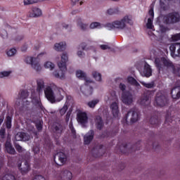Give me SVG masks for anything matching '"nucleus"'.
<instances>
[{
  "label": "nucleus",
  "mask_w": 180,
  "mask_h": 180,
  "mask_svg": "<svg viewBox=\"0 0 180 180\" xmlns=\"http://www.w3.org/2000/svg\"><path fill=\"white\" fill-rule=\"evenodd\" d=\"M99 103V100H92L91 101H89L87 105L89 108H94L96 105Z\"/></svg>",
  "instance_id": "43"
},
{
  "label": "nucleus",
  "mask_w": 180,
  "mask_h": 180,
  "mask_svg": "<svg viewBox=\"0 0 180 180\" xmlns=\"http://www.w3.org/2000/svg\"><path fill=\"white\" fill-rule=\"evenodd\" d=\"M163 66L167 68H172V70L174 69V68L176 67V65H174L173 64V63L169 60V59H167L166 58L164 57V59H163Z\"/></svg>",
  "instance_id": "30"
},
{
  "label": "nucleus",
  "mask_w": 180,
  "mask_h": 180,
  "mask_svg": "<svg viewBox=\"0 0 180 180\" xmlns=\"http://www.w3.org/2000/svg\"><path fill=\"white\" fill-rule=\"evenodd\" d=\"M120 150L123 154H127L128 152V144L124 143L122 145L121 147H120Z\"/></svg>",
  "instance_id": "44"
},
{
  "label": "nucleus",
  "mask_w": 180,
  "mask_h": 180,
  "mask_svg": "<svg viewBox=\"0 0 180 180\" xmlns=\"http://www.w3.org/2000/svg\"><path fill=\"white\" fill-rule=\"evenodd\" d=\"M76 77L80 79H83L85 81L86 79V74L82 70H77L76 72Z\"/></svg>",
  "instance_id": "36"
},
{
  "label": "nucleus",
  "mask_w": 180,
  "mask_h": 180,
  "mask_svg": "<svg viewBox=\"0 0 180 180\" xmlns=\"http://www.w3.org/2000/svg\"><path fill=\"white\" fill-rule=\"evenodd\" d=\"M130 117V122L131 123H135L139 119V114L138 112H135L134 110H130L127 113V115H125V120L127 121V119Z\"/></svg>",
  "instance_id": "13"
},
{
  "label": "nucleus",
  "mask_w": 180,
  "mask_h": 180,
  "mask_svg": "<svg viewBox=\"0 0 180 180\" xmlns=\"http://www.w3.org/2000/svg\"><path fill=\"white\" fill-rule=\"evenodd\" d=\"M141 141H138L134 146L131 148V151L140 150H141Z\"/></svg>",
  "instance_id": "45"
},
{
  "label": "nucleus",
  "mask_w": 180,
  "mask_h": 180,
  "mask_svg": "<svg viewBox=\"0 0 180 180\" xmlns=\"http://www.w3.org/2000/svg\"><path fill=\"white\" fill-rule=\"evenodd\" d=\"M36 128L38 130V131H41L43 129V124L41 122L39 123L36 124Z\"/></svg>",
  "instance_id": "60"
},
{
  "label": "nucleus",
  "mask_w": 180,
  "mask_h": 180,
  "mask_svg": "<svg viewBox=\"0 0 180 180\" xmlns=\"http://www.w3.org/2000/svg\"><path fill=\"white\" fill-rule=\"evenodd\" d=\"M94 122L96 124V128L97 130H103L105 123L102 117L100 115H96V118H94Z\"/></svg>",
  "instance_id": "18"
},
{
  "label": "nucleus",
  "mask_w": 180,
  "mask_h": 180,
  "mask_svg": "<svg viewBox=\"0 0 180 180\" xmlns=\"http://www.w3.org/2000/svg\"><path fill=\"white\" fill-rule=\"evenodd\" d=\"M180 22V15L179 13H170L165 18L166 24L176 23Z\"/></svg>",
  "instance_id": "6"
},
{
  "label": "nucleus",
  "mask_w": 180,
  "mask_h": 180,
  "mask_svg": "<svg viewBox=\"0 0 180 180\" xmlns=\"http://www.w3.org/2000/svg\"><path fill=\"white\" fill-rule=\"evenodd\" d=\"M94 136H95V132L94 129H90L86 134V135L84 136V143L85 145H89V143H91L94 139Z\"/></svg>",
  "instance_id": "14"
},
{
  "label": "nucleus",
  "mask_w": 180,
  "mask_h": 180,
  "mask_svg": "<svg viewBox=\"0 0 180 180\" xmlns=\"http://www.w3.org/2000/svg\"><path fill=\"white\" fill-rule=\"evenodd\" d=\"M170 94L174 99H179L180 98V86H176L172 89Z\"/></svg>",
  "instance_id": "23"
},
{
  "label": "nucleus",
  "mask_w": 180,
  "mask_h": 180,
  "mask_svg": "<svg viewBox=\"0 0 180 180\" xmlns=\"http://www.w3.org/2000/svg\"><path fill=\"white\" fill-rule=\"evenodd\" d=\"M33 180H46V179L42 175L39 174V175H36L34 177Z\"/></svg>",
  "instance_id": "61"
},
{
  "label": "nucleus",
  "mask_w": 180,
  "mask_h": 180,
  "mask_svg": "<svg viewBox=\"0 0 180 180\" xmlns=\"http://www.w3.org/2000/svg\"><path fill=\"white\" fill-rule=\"evenodd\" d=\"M128 23L130 25H133V21L131 17L125 16L121 20H115L112 22V23L107 24V27H110L111 29H118V30H123L126 24Z\"/></svg>",
  "instance_id": "2"
},
{
  "label": "nucleus",
  "mask_w": 180,
  "mask_h": 180,
  "mask_svg": "<svg viewBox=\"0 0 180 180\" xmlns=\"http://www.w3.org/2000/svg\"><path fill=\"white\" fill-rule=\"evenodd\" d=\"M6 141V129L1 128L0 129V142L4 143Z\"/></svg>",
  "instance_id": "38"
},
{
  "label": "nucleus",
  "mask_w": 180,
  "mask_h": 180,
  "mask_svg": "<svg viewBox=\"0 0 180 180\" xmlns=\"http://www.w3.org/2000/svg\"><path fill=\"white\" fill-rule=\"evenodd\" d=\"M32 104L37 110H44V107L42 105L40 96H36L32 98Z\"/></svg>",
  "instance_id": "15"
},
{
  "label": "nucleus",
  "mask_w": 180,
  "mask_h": 180,
  "mask_svg": "<svg viewBox=\"0 0 180 180\" xmlns=\"http://www.w3.org/2000/svg\"><path fill=\"white\" fill-rule=\"evenodd\" d=\"M168 101L169 100L166 96L159 92L155 95L153 104L156 108H163V106H166L168 104Z\"/></svg>",
  "instance_id": "4"
},
{
  "label": "nucleus",
  "mask_w": 180,
  "mask_h": 180,
  "mask_svg": "<svg viewBox=\"0 0 180 180\" xmlns=\"http://www.w3.org/2000/svg\"><path fill=\"white\" fill-rule=\"evenodd\" d=\"M180 46V44L179 43H175V44H172V45H170V55H172V57H175L176 56V53H175V51H176V49H179Z\"/></svg>",
  "instance_id": "31"
},
{
  "label": "nucleus",
  "mask_w": 180,
  "mask_h": 180,
  "mask_svg": "<svg viewBox=\"0 0 180 180\" xmlns=\"http://www.w3.org/2000/svg\"><path fill=\"white\" fill-rule=\"evenodd\" d=\"M20 99H26L29 96V91L27 90L22 89L19 94Z\"/></svg>",
  "instance_id": "37"
},
{
  "label": "nucleus",
  "mask_w": 180,
  "mask_h": 180,
  "mask_svg": "<svg viewBox=\"0 0 180 180\" xmlns=\"http://www.w3.org/2000/svg\"><path fill=\"white\" fill-rule=\"evenodd\" d=\"M173 73L180 77V66H176L172 70Z\"/></svg>",
  "instance_id": "51"
},
{
  "label": "nucleus",
  "mask_w": 180,
  "mask_h": 180,
  "mask_svg": "<svg viewBox=\"0 0 180 180\" xmlns=\"http://www.w3.org/2000/svg\"><path fill=\"white\" fill-rule=\"evenodd\" d=\"M15 148L18 153H22L24 149L18 143L14 144Z\"/></svg>",
  "instance_id": "52"
},
{
  "label": "nucleus",
  "mask_w": 180,
  "mask_h": 180,
  "mask_svg": "<svg viewBox=\"0 0 180 180\" xmlns=\"http://www.w3.org/2000/svg\"><path fill=\"white\" fill-rule=\"evenodd\" d=\"M89 82H91L89 80H86L85 85L82 86L80 87V91L82 92V94H83L84 95H85L86 96H89L92 95L93 91H94L93 87L88 86Z\"/></svg>",
  "instance_id": "9"
},
{
  "label": "nucleus",
  "mask_w": 180,
  "mask_h": 180,
  "mask_svg": "<svg viewBox=\"0 0 180 180\" xmlns=\"http://www.w3.org/2000/svg\"><path fill=\"white\" fill-rule=\"evenodd\" d=\"M0 36L3 39H6L8 37V32L6 30H0Z\"/></svg>",
  "instance_id": "54"
},
{
  "label": "nucleus",
  "mask_w": 180,
  "mask_h": 180,
  "mask_svg": "<svg viewBox=\"0 0 180 180\" xmlns=\"http://www.w3.org/2000/svg\"><path fill=\"white\" fill-rule=\"evenodd\" d=\"M150 95L148 93H144L141 98L140 104L145 108H148L150 105Z\"/></svg>",
  "instance_id": "16"
},
{
  "label": "nucleus",
  "mask_w": 180,
  "mask_h": 180,
  "mask_svg": "<svg viewBox=\"0 0 180 180\" xmlns=\"http://www.w3.org/2000/svg\"><path fill=\"white\" fill-rule=\"evenodd\" d=\"M166 3H167V1H165L164 0H160V8L164 11H166L168 8V6L166 4Z\"/></svg>",
  "instance_id": "47"
},
{
  "label": "nucleus",
  "mask_w": 180,
  "mask_h": 180,
  "mask_svg": "<svg viewBox=\"0 0 180 180\" xmlns=\"http://www.w3.org/2000/svg\"><path fill=\"white\" fill-rule=\"evenodd\" d=\"M101 24L98 22H94L90 24V29H95L98 27H100Z\"/></svg>",
  "instance_id": "55"
},
{
  "label": "nucleus",
  "mask_w": 180,
  "mask_h": 180,
  "mask_svg": "<svg viewBox=\"0 0 180 180\" xmlns=\"http://www.w3.org/2000/svg\"><path fill=\"white\" fill-rule=\"evenodd\" d=\"M46 52H41V53H39L37 56V58H33V57H30V56H27L25 58V63L31 65V67H32V68L39 72V71H41V66L39 63V58L42 56V55H45Z\"/></svg>",
  "instance_id": "3"
},
{
  "label": "nucleus",
  "mask_w": 180,
  "mask_h": 180,
  "mask_svg": "<svg viewBox=\"0 0 180 180\" xmlns=\"http://www.w3.org/2000/svg\"><path fill=\"white\" fill-rule=\"evenodd\" d=\"M62 92H64V90H63V89H59L58 93L54 94L55 101L60 102L63 98H64V96L62 95Z\"/></svg>",
  "instance_id": "32"
},
{
  "label": "nucleus",
  "mask_w": 180,
  "mask_h": 180,
  "mask_svg": "<svg viewBox=\"0 0 180 180\" xmlns=\"http://www.w3.org/2000/svg\"><path fill=\"white\" fill-rule=\"evenodd\" d=\"M53 131H54V133L60 135L62 131H63L62 125L61 124H58V125L54 126Z\"/></svg>",
  "instance_id": "40"
},
{
  "label": "nucleus",
  "mask_w": 180,
  "mask_h": 180,
  "mask_svg": "<svg viewBox=\"0 0 180 180\" xmlns=\"http://www.w3.org/2000/svg\"><path fill=\"white\" fill-rule=\"evenodd\" d=\"M72 178V174L68 170H65L61 172L62 180H71Z\"/></svg>",
  "instance_id": "25"
},
{
  "label": "nucleus",
  "mask_w": 180,
  "mask_h": 180,
  "mask_svg": "<svg viewBox=\"0 0 180 180\" xmlns=\"http://www.w3.org/2000/svg\"><path fill=\"white\" fill-rule=\"evenodd\" d=\"M11 74V72L8 71H4L2 72H0V78H4V77H8Z\"/></svg>",
  "instance_id": "58"
},
{
  "label": "nucleus",
  "mask_w": 180,
  "mask_h": 180,
  "mask_svg": "<svg viewBox=\"0 0 180 180\" xmlns=\"http://www.w3.org/2000/svg\"><path fill=\"white\" fill-rule=\"evenodd\" d=\"M2 180H16L15 175L11 174H6L3 177Z\"/></svg>",
  "instance_id": "41"
},
{
  "label": "nucleus",
  "mask_w": 180,
  "mask_h": 180,
  "mask_svg": "<svg viewBox=\"0 0 180 180\" xmlns=\"http://www.w3.org/2000/svg\"><path fill=\"white\" fill-rule=\"evenodd\" d=\"M92 76L94 79H96L97 82L102 81V75L97 72L96 71H94L92 72Z\"/></svg>",
  "instance_id": "39"
},
{
  "label": "nucleus",
  "mask_w": 180,
  "mask_h": 180,
  "mask_svg": "<svg viewBox=\"0 0 180 180\" xmlns=\"http://www.w3.org/2000/svg\"><path fill=\"white\" fill-rule=\"evenodd\" d=\"M79 1L80 0H71V4L73 6H76L77 4H79L80 6H82L83 4V2L82 1L79 2Z\"/></svg>",
  "instance_id": "59"
},
{
  "label": "nucleus",
  "mask_w": 180,
  "mask_h": 180,
  "mask_svg": "<svg viewBox=\"0 0 180 180\" xmlns=\"http://www.w3.org/2000/svg\"><path fill=\"white\" fill-rule=\"evenodd\" d=\"M33 151L34 154H39L40 153V148L35 146L33 148Z\"/></svg>",
  "instance_id": "64"
},
{
  "label": "nucleus",
  "mask_w": 180,
  "mask_h": 180,
  "mask_svg": "<svg viewBox=\"0 0 180 180\" xmlns=\"http://www.w3.org/2000/svg\"><path fill=\"white\" fill-rule=\"evenodd\" d=\"M11 123H12V117L8 115L7 117H6V122H5L6 128H7L8 129H11L12 126Z\"/></svg>",
  "instance_id": "35"
},
{
  "label": "nucleus",
  "mask_w": 180,
  "mask_h": 180,
  "mask_svg": "<svg viewBox=\"0 0 180 180\" xmlns=\"http://www.w3.org/2000/svg\"><path fill=\"white\" fill-rule=\"evenodd\" d=\"M53 161L57 167H61L67 162V155L63 152H59L53 156Z\"/></svg>",
  "instance_id": "5"
},
{
  "label": "nucleus",
  "mask_w": 180,
  "mask_h": 180,
  "mask_svg": "<svg viewBox=\"0 0 180 180\" xmlns=\"http://www.w3.org/2000/svg\"><path fill=\"white\" fill-rule=\"evenodd\" d=\"M146 27L148 30H151L152 31H155V26L153 25V18L148 19V22L146 24Z\"/></svg>",
  "instance_id": "34"
},
{
  "label": "nucleus",
  "mask_w": 180,
  "mask_h": 180,
  "mask_svg": "<svg viewBox=\"0 0 180 180\" xmlns=\"http://www.w3.org/2000/svg\"><path fill=\"white\" fill-rule=\"evenodd\" d=\"M22 167V163H18V169L20 170L21 174L22 175L27 174L30 170V165L27 160L25 161L24 167Z\"/></svg>",
  "instance_id": "19"
},
{
  "label": "nucleus",
  "mask_w": 180,
  "mask_h": 180,
  "mask_svg": "<svg viewBox=\"0 0 180 180\" xmlns=\"http://www.w3.org/2000/svg\"><path fill=\"white\" fill-rule=\"evenodd\" d=\"M110 108L112 110V115L115 118H117L119 117V113H120V110H119V107H118V104L117 102H113L111 105H110Z\"/></svg>",
  "instance_id": "21"
},
{
  "label": "nucleus",
  "mask_w": 180,
  "mask_h": 180,
  "mask_svg": "<svg viewBox=\"0 0 180 180\" xmlns=\"http://www.w3.org/2000/svg\"><path fill=\"white\" fill-rule=\"evenodd\" d=\"M172 39L173 41H177L180 40V33L172 35Z\"/></svg>",
  "instance_id": "56"
},
{
  "label": "nucleus",
  "mask_w": 180,
  "mask_h": 180,
  "mask_svg": "<svg viewBox=\"0 0 180 180\" xmlns=\"http://www.w3.org/2000/svg\"><path fill=\"white\" fill-rule=\"evenodd\" d=\"M17 50L15 49H11L7 52L8 56H13L16 54Z\"/></svg>",
  "instance_id": "53"
},
{
  "label": "nucleus",
  "mask_w": 180,
  "mask_h": 180,
  "mask_svg": "<svg viewBox=\"0 0 180 180\" xmlns=\"http://www.w3.org/2000/svg\"><path fill=\"white\" fill-rule=\"evenodd\" d=\"M150 123L152 125V127L157 128L160 124V121L157 116H155L150 118Z\"/></svg>",
  "instance_id": "27"
},
{
  "label": "nucleus",
  "mask_w": 180,
  "mask_h": 180,
  "mask_svg": "<svg viewBox=\"0 0 180 180\" xmlns=\"http://www.w3.org/2000/svg\"><path fill=\"white\" fill-rule=\"evenodd\" d=\"M122 103L125 105H130L133 103V95L129 91L122 92Z\"/></svg>",
  "instance_id": "7"
},
{
  "label": "nucleus",
  "mask_w": 180,
  "mask_h": 180,
  "mask_svg": "<svg viewBox=\"0 0 180 180\" xmlns=\"http://www.w3.org/2000/svg\"><path fill=\"white\" fill-rule=\"evenodd\" d=\"M68 110V105L65 104L63 105V107L60 110V113L61 116L65 115Z\"/></svg>",
  "instance_id": "50"
},
{
  "label": "nucleus",
  "mask_w": 180,
  "mask_h": 180,
  "mask_svg": "<svg viewBox=\"0 0 180 180\" xmlns=\"http://www.w3.org/2000/svg\"><path fill=\"white\" fill-rule=\"evenodd\" d=\"M38 1L39 0H24L23 3L25 6H28L37 3Z\"/></svg>",
  "instance_id": "48"
},
{
  "label": "nucleus",
  "mask_w": 180,
  "mask_h": 180,
  "mask_svg": "<svg viewBox=\"0 0 180 180\" xmlns=\"http://www.w3.org/2000/svg\"><path fill=\"white\" fill-rule=\"evenodd\" d=\"M44 67H45V68L50 69V70H53L55 68V65L51 62H47L44 65Z\"/></svg>",
  "instance_id": "46"
},
{
  "label": "nucleus",
  "mask_w": 180,
  "mask_h": 180,
  "mask_svg": "<svg viewBox=\"0 0 180 180\" xmlns=\"http://www.w3.org/2000/svg\"><path fill=\"white\" fill-rule=\"evenodd\" d=\"M103 145H100L97 148H93L91 153L94 158H100L103 156L105 153V151L103 149Z\"/></svg>",
  "instance_id": "11"
},
{
  "label": "nucleus",
  "mask_w": 180,
  "mask_h": 180,
  "mask_svg": "<svg viewBox=\"0 0 180 180\" xmlns=\"http://www.w3.org/2000/svg\"><path fill=\"white\" fill-rule=\"evenodd\" d=\"M127 82L128 84H130L131 86H134L136 87L141 86L140 83H139L134 77H132V76H129L127 77Z\"/></svg>",
  "instance_id": "29"
},
{
  "label": "nucleus",
  "mask_w": 180,
  "mask_h": 180,
  "mask_svg": "<svg viewBox=\"0 0 180 180\" xmlns=\"http://www.w3.org/2000/svg\"><path fill=\"white\" fill-rule=\"evenodd\" d=\"M77 26L79 27L81 30H83V31H85L88 27V25L83 23L82 22L81 18L77 19Z\"/></svg>",
  "instance_id": "33"
},
{
  "label": "nucleus",
  "mask_w": 180,
  "mask_h": 180,
  "mask_svg": "<svg viewBox=\"0 0 180 180\" xmlns=\"http://www.w3.org/2000/svg\"><path fill=\"white\" fill-rule=\"evenodd\" d=\"M4 147H5L6 151L8 154H11L12 155H15V154H16V150L15 148L12 146L11 139L10 137L7 138V141H6L4 144Z\"/></svg>",
  "instance_id": "12"
},
{
  "label": "nucleus",
  "mask_w": 180,
  "mask_h": 180,
  "mask_svg": "<svg viewBox=\"0 0 180 180\" xmlns=\"http://www.w3.org/2000/svg\"><path fill=\"white\" fill-rule=\"evenodd\" d=\"M124 167H125V164H124V162L122 163V164H120V165L118 166V167H117L118 172H120V171L123 170V169H124Z\"/></svg>",
  "instance_id": "63"
},
{
  "label": "nucleus",
  "mask_w": 180,
  "mask_h": 180,
  "mask_svg": "<svg viewBox=\"0 0 180 180\" xmlns=\"http://www.w3.org/2000/svg\"><path fill=\"white\" fill-rule=\"evenodd\" d=\"M42 15V11L38 7H32L31 8L27 15L29 18H39Z\"/></svg>",
  "instance_id": "10"
},
{
  "label": "nucleus",
  "mask_w": 180,
  "mask_h": 180,
  "mask_svg": "<svg viewBox=\"0 0 180 180\" xmlns=\"http://www.w3.org/2000/svg\"><path fill=\"white\" fill-rule=\"evenodd\" d=\"M68 61V53H63L61 56V61L58 63L59 70H55L53 72L56 78L64 79L67 71V62Z\"/></svg>",
  "instance_id": "1"
},
{
  "label": "nucleus",
  "mask_w": 180,
  "mask_h": 180,
  "mask_svg": "<svg viewBox=\"0 0 180 180\" xmlns=\"http://www.w3.org/2000/svg\"><path fill=\"white\" fill-rule=\"evenodd\" d=\"M143 75L144 77L148 78L153 75V69L147 63L143 66Z\"/></svg>",
  "instance_id": "20"
},
{
  "label": "nucleus",
  "mask_w": 180,
  "mask_h": 180,
  "mask_svg": "<svg viewBox=\"0 0 180 180\" xmlns=\"http://www.w3.org/2000/svg\"><path fill=\"white\" fill-rule=\"evenodd\" d=\"M149 15L150 16L148 18V19L154 20L155 13H154V8H151L150 10L148 12Z\"/></svg>",
  "instance_id": "57"
},
{
  "label": "nucleus",
  "mask_w": 180,
  "mask_h": 180,
  "mask_svg": "<svg viewBox=\"0 0 180 180\" xmlns=\"http://www.w3.org/2000/svg\"><path fill=\"white\" fill-rule=\"evenodd\" d=\"M44 93L45 94L46 98L48 99V101L50 103H56L55 94L53 89H51V87L48 86L47 88L44 89Z\"/></svg>",
  "instance_id": "8"
},
{
  "label": "nucleus",
  "mask_w": 180,
  "mask_h": 180,
  "mask_svg": "<svg viewBox=\"0 0 180 180\" xmlns=\"http://www.w3.org/2000/svg\"><path fill=\"white\" fill-rule=\"evenodd\" d=\"M140 84H141L144 87L147 89H153L155 86L154 82H151L150 83H146L144 82H140Z\"/></svg>",
  "instance_id": "42"
},
{
  "label": "nucleus",
  "mask_w": 180,
  "mask_h": 180,
  "mask_svg": "<svg viewBox=\"0 0 180 180\" xmlns=\"http://www.w3.org/2000/svg\"><path fill=\"white\" fill-rule=\"evenodd\" d=\"M77 120L82 125L86 124L88 122V116L86 112H80L77 114Z\"/></svg>",
  "instance_id": "17"
},
{
  "label": "nucleus",
  "mask_w": 180,
  "mask_h": 180,
  "mask_svg": "<svg viewBox=\"0 0 180 180\" xmlns=\"http://www.w3.org/2000/svg\"><path fill=\"white\" fill-rule=\"evenodd\" d=\"M54 49L58 51H63L66 49V42L61 41L60 43L55 44Z\"/></svg>",
  "instance_id": "24"
},
{
  "label": "nucleus",
  "mask_w": 180,
  "mask_h": 180,
  "mask_svg": "<svg viewBox=\"0 0 180 180\" xmlns=\"http://www.w3.org/2000/svg\"><path fill=\"white\" fill-rule=\"evenodd\" d=\"M164 57L162 58H156L155 59V65L158 70L160 72L162 67L164 66Z\"/></svg>",
  "instance_id": "22"
},
{
  "label": "nucleus",
  "mask_w": 180,
  "mask_h": 180,
  "mask_svg": "<svg viewBox=\"0 0 180 180\" xmlns=\"http://www.w3.org/2000/svg\"><path fill=\"white\" fill-rule=\"evenodd\" d=\"M119 89H121V91H122V92L124 93L125 89H126V86L125 84H122V83H120L119 84Z\"/></svg>",
  "instance_id": "62"
},
{
  "label": "nucleus",
  "mask_w": 180,
  "mask_h": 180,
  "mask_svg": "<svg viewBox=\"0 0 180 180\" xmlns=\"http://www.w3.org/2000/svg\"><path fill=\"white\" fill-rule=\"evenodd\" d=\"M15 138V140L18 141L29 140V138H26V133H24V132L17 133Z\"/></svg>",
  "instance_id": "28"
},
{
  "label": "nucleus",
  "mask_w": 180,
  "mask_h": 180,
  "mask_svg": "<svg viewBox=\"0 0 180 180\" xmlns=\"http://www.w3.org/2000/svg\"><path fill=\"white\" fill-rule=\"evenodd\" d=\"M118 13V8H110L107 10V13H108L109 15L117 14Z\"/></svg>",
  "instance_id": "49"
},
{
  "label": "nucleus",
  "mask_w": 180,
  "mask_h": 180,
  "mask_svg": "<svg viewBox=\"0 0 180 180\" xmlns=\"http://www.w3.org/2000/svg\"><path fill=\"white\" fill-rule=\"evenodd\" d=\"M37 91L39 93V94H41L43 93L44 89V82L43 79H37Z\"/></svg>",
  "instance_id": "26"
}]
</instances>
